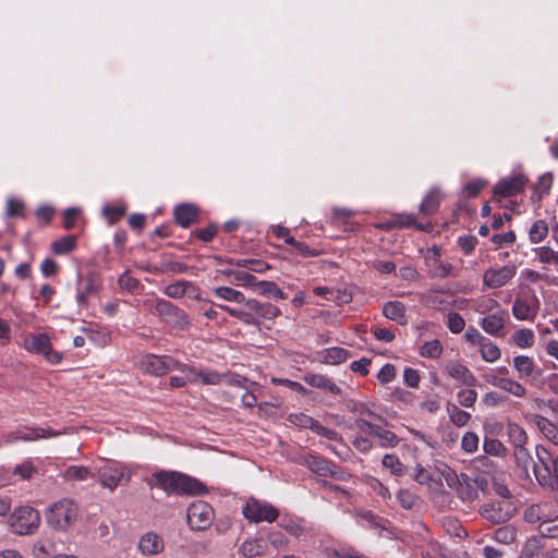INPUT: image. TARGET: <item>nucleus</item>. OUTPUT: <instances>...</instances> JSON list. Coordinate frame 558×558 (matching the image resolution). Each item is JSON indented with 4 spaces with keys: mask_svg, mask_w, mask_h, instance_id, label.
Returning <instances> with one entry per match:
<instances>
[{
    "mask_svg": "<svg viewBox=\"0 0 558 558\" xmlns=\"http://www.w3.org/2000/svg\"><path fill=\"white\" fill-rule=\"evenodd\" d=\"M448 414H449L451 422L454 425L460 426V427L465 426L471 418V415L468 412L461 410L456 404L448 405Z\"/></svg>",
    "mask_w": 558,
    "mask_h": 558,
    "instance_id": "obj_48",
    "label": "nucleus"
},
{
    "mask_svg": "<svg viewBox=\"0 0 558 558\" xmlns=\"http://www.w3.org/2000/svg\"><path fill=\"white\" fill-rule=\"evenodd\" d=\"M440 199V192L436 189L430 190L428 194L423 198L420 205V211L426 216L435 214L439 208Z\"/></svg>",
    "mask_w": 558,
    "mask_h": 558,
    "instance_id": "obj_30",
    "label": "nucleus"
},
{
    "mask_svg": "<svg viewBox=\"0 0 558 558\" xmlns=\"http://www.w3.org/2000/svg\"><path fill=\"white\" fill-rule=\"evenodd\" d=\"M222 376L216 371L201 369L197 372V381L204 385H218L221 383Z\"/></svg>",
    "mask_w": 558,
    "mask_h": 558,
    "instance_id": "obj_58",
    "label": "nucleus"
},
{
    "mask_svg": "<svg viewBox=\"0 0 558 558\" xmlns=\"http://www.w3.org/2000/svg\"><path fill=\"white\" fill-rule=\"evenodd\" d=\"M509 318L507 311L500 310L481 319L483 330L494 337H501L502 329Z\"/></svg>",
    "mask_w": 558,
    "mask_h": 558,
    "instance_id": "obj_17",
    "label": "nucleus"
},
{
    "mask_svg": "<svg viewBox=\"0 0 558 558\" xmlns=\"http://www.w3.org/2000/svg\"><path fill=\"white\" fill-rule=\"evenodd\" d=\"M138 549L143 555H157L163 549L162 538L156 533H145L138 542Z\"/></svg>",
    "mask_w": 558,
    "mask_h": 558,
    "instance_id": "obj_19",
    "label": "nucleus"
},
{
    "mask_svg": "<svg viewBox=\"0 0 558 558\" xmlns=\"http://www.w3.org/2000/svg\"><path fill=\"white\" fill-rule=\"evenodd\" d=\"M477 399V392L473 389H463L458 392V401L462 407L471 408Z\"/></svg>",
    "mask_w": 558,
    "mask_h": 558,
    "instance_id": "obj_64",
    "label": "nucleus"
},
{
    "mask_svg": "<svg viewBox=\"0 0 558 558\" xmlns=\"http://www.w3.org/2000/svg\"><path fill=\"white\" fill-rule=\"evenodd\" d=\"M64 476L68 480H75V481H87L88 478L94 477L90 470L88 468L82 466V465L69 466L64 472Z\"/></svg>",
    "mask_w": 558,
    "mask_h": 558,
    "instance_id": "obj_42",
    "label": "nucleus"
},
{
    "mask_svg": "<svg viewBox=\"0 0 558 558\" xmlns=\"http://www.w3.org/2000/svg\"><path fill=\"white\" fill-rule=\"evenodd\" d=\"M214 294L228 302H234V303H244L247 301L244 296V294L235 289H232L230 287H217L214 289Z\"/></svg>",
    "mask_w": 558,
    "mask_h": 558,
    "instance_id": "obj_34",
    "label": "nucleus"
},
{
    "mask_svg": "<svg viewBox=\"0 0 558 558\" xmlns=\"http://www.w3.org/2000/svg\"><path fill=\"white\" fill-rule=\"evenodd\" d=\"M255 291L265 296L272 298L275 300L287 299V294L272 281H258V283H256Z\"/></svg>",
    "mask_w": 558,
    "mask_h": 558,
    "instance_id": "obj_33",
    "label": "nucleus"
},
{
    "mask_svg": "<svg viewBox=\"0 0 558 558\" xmlns=\"http://www.w3.org/2000/svg\"><path fill=\"white\" fill-rule=\"evenodd\" d=\"M515 529L510 525L498 527L494 533V539L500 544L509 545L515 541Z\"/></svg>",
    "mask_w": 558,
    "mask_h": 558,
    "instance_id": "obj_45",
    "label": "nucleus"
},
{
    "mask_svg": "<svg viewBox=\"0 0 558 558\" xmlns=\"http://www.w3.org/2000/svg\"><path fill=\"white\" fill-rule=\"evenodd\" d=\"M514 460L518 468H520L526 475H529V468L531 464L533 465L535 459L531 457L525 446L517 447L514 449Z\"/></svg>",
    "mask_w": 558,
    "mask_h": 558,
    "instance_id": "obj_41",
    "label": "nucleus"
},
{
    "mask_svg": "<svg viewBox=\"0 0 558 558\" xmlns=\"http://www.w3.org/2000/svg\"><path fill=\"white\" fill-rule=\"evenodd\" d=\"M352 427L362 434L374 437L377 445L381 448H395L399 445V437L391 430L385 429L383 426L373 424L363 417H357Z\"/></svg>",
    "mask_w": 558,
    "mask_h": 558,
    "instance_id": "obj_6",
    "label": "nucleus"
},
{
    "mask_svg": "<svg viewBox=\"0 0 558 558\" xmlns=\"http://www.w3.org/2000/svg\"><path fill=\"white\" fill-rule=\"evenodd\" d=\"M266 542L263 538L244 541L239 547V554L243 558H254L266 553Z\"/></svg>",
    "mask_w": 558,
    "mask_h": 558,
    "instance_id": "obj_23",
    "label": "nucleus"
},
{
    "mask_svg": "<svg viewBox=\"0 0 558 558\" xmlns=\"http://www.w3.org/2000/svg\"><path fill=\"white\" fill-rule=\"evenodd\" d=\"M442 477L445 478V482L446 484L454 489L456 492L458 490V487L460 486L461 482H462V473L460 475H458L456 473V471H453L452 469L450 468H446L442 472Z\"/></svg>",
    "mask_w": 558,
    "mask_h": 558,
    "instance_id": "obj_62",
    "label": "nucleus"
},
{
    "mask_svg": "<svg viewBox=\"0 0 558 558\" xmlns=\"http://www.w3.org/2000/svg\"><path fill=\"white\" fill-rule=\"evenodd\" d=\"M381 463L384 468L390 470L391 474L396 476L404 474V465L396 454H385Z\"/></svg>",
    "mask_w": 558,
    "mask_h": 558,
    "instance_id": "obj_46",
    "label": "nucleus"
},
{
    "mask_svg": "<svg viewBox=\"0 0 558 558\" xmlns=\"http://www.w3.org/2000/svg\"><path fill=\"white\" fill-rule=\"evenodd\" d=\"M193 287L190 281L186 280H178L173 283L168 284L163 293L171 299H181L187 292L189 288Z\"/></svg>",
    "mask_w": 558,
    "mask_h": 558,
    "instance_id": "obj_40",
    "label": "nucleus"
},
{
    "mask_svg": "<svg viewBox=\"0 0 558 558\" xmlns=\"http://www.w3.org/2000/svg\"><path fill=\"white\" fill-rule=\"evenodd\" d=\"M538 531L541 533L542 539L544 537L547 538H557L558 537V518L555 520H544L538 525Z\"/></svg>",
    "mask_w": 558,
    "mask_h": 558,
    "instance_id": "obj_50",
    "label": "nucleus"
},
{
    "mask_svg": "<svg viewBox=\"0 0 558 558\" xmlns=\"http://www.w3.org/2000/svg\"><path fill=\"white\" fill-rule=\"evenodd\" d=\"M405 305L400 301H389L383 305V315L399 325L407 324Z\"/></svg>",
    "mask_w": 558,
    "mask_h": 558,
    "instance_id": "obj_21",
    "label": "nucleus"
},
{
    "mask_svg": "<svg viewBox=\"0 0 558 558\" xmlns=\"http://www.w3.org/2000/svg\"><path fill=\"white\" fill-rule=\"evenodd\" d=\"M533 473L539 486L558 492V454H553L546 447H535Z\"/></svg>",
    "mask_w": 558,
    "mask_h": 558,
    "instance_id": "obj_2",
    "label": "nucleus"
},
{
    "mask_svg": "<svg viewBox=\"0 0 558 558\" xmlns=\"http://www.w3.org/2000/svg\"><path fill=\"white\" fill-rule=\"evenodd\" d=\"M243 515L253 523H272L279 518V510L269 502L250 498L243 507Z\"/></svg>",
    "mask_w": 558,
    "mask_h": 558,
    "instance_id": "obj_7",
    "label": "nucleus"
},
{
    "mask_svg": "<svg viewBox=\"0 0 558 558\" xmlns=\"http://www.w3.org/2000/svg\"><path fill=\"white\" fill-rule=\"evenodd\" d=\"M10 520L15 533L26 535L31 534L38 526L40 517L34 508L23 506L14 510Z\"/></svg>",
    "mask_w": 558,
    "mask_h": 558,
    "instance_id": "obj_9",
    "label": "nucleus"
},
{
    "mask_svg": "<svg viewBox=\"0 0 558 558\" xmlns=\"http://www.w3.org/2000/svg\"><path fill=\"white\" fill-rule=\"evenodd\" d=\"M548 234V227L544 220H536L529 232L530 241L534 244L542 242Z\"/></svg>",
    "mask_w": 558,
    "mask_h": 558,
    "instance_id": "obj_44",
    "label": "nucleus"
},
{
    "mask_svg": "<svg viewBox=\"0 0 558 558\" xmlns=\"http://www.w3.org/2000/svg\"><path fill=\"white\" fill-rule=\"evenodd\" d=\"M483 449L485 453L494 456V457H501L506 452V447L504 444L495 438H485L483 442Z\"/></svg>",
    "mask_w": 558,
    "mask_h": 558,
    "instance_id": "obj_51",
    "label": "nucleus"
},
{
    "mask_svg": "<svg viewBox=\"0 0 558 558\" xmlns=\"http://www.w3.org/2000/svg\"><path fill=\"white\" fill-rule=\"evenodd\" d=\"M441 353L442 345L436 339L425 342L420 349V354L428 359H438Z\"/></svg>",
    "mask_w": 558,
    "mask_h": 558,
    "instance_id": "obj_49",
    "label": "nucleus"
},
{
    "mask_svg": "<svg viewBox=\"0 0 558 558\" xmlns=\"http://www.w3.org/2000/svg\"><path fill=\"white\" fill-rule=\"evenodd\" d=\"M481 356L484 361L493 363L500 359V349L489 339H485L480 345Z\"/></svg>",
    "mask_w": 558,
    "mask_h": 558,
    "instance_id": "obj_39",
    "label": "nucleus"
},
{
    "mask_svg": "<svg viewBox=\"0 0 558 558\" xmlns=\"http://www.w3.org/2000/svg\"><path fill=\"white\" fill-rule=\"evenodd\" d=\"M76 246V236L66 235L52 242L51 250L57 255H65Z\"/></svg>",
    "mask_w": 558,
    "mask_h": 558,
    "instance_id": "obj_36",
    "label": "nucleus"
},
{
    "mask_svg": "<svg viewBox=\"0 0 558 558\" xmlns=\"http://www.w3.org/2000/svg\"><path fill=\"white\" fill-rule=\"evenodd\" d=\"M174 371H179L182 377L185 378L186 383H197L198 368L192 365L182 364L178 361V367H175Z\"/></svg>",
    "mask_w": 558,
    "mask_h": 558,
    "instance_id": "obj_63",
    "label": "nucleus"
},
{
    "mask_svg": "<svg viewBox=\"0 0 558 558\" xmlns=\"http://www.w3.org/2000/svg\"><path fill=\"white\" fill-rule=\"evenodd\" d=\"M78 508L72 499H61L54 502L47 513L48 524L58 531L69 530L77 520Z\"/></svg>",
    "mask_w": 558,
    "mask_h": 558,
    "instance_id": "obj_3",
    "label": "nucleus"
},
{
    "mask_svg": "<svg viewBox=\"0 0 558 558\" xmlns=\"http://www.w3.org/2000/svg\"><path fill=\"white\" fill-rule=\"evenodd\" d=\"M507 435L509 441L513 445L514 448L523 447L527 441V435L523 427L513 422H508Z\"/></svg>",
    "mask_w": 558,
    "mask_h": 558,
    "instance_id": "obj_32",
    "label": "nucleus"
},
{
    "mask_svg": "<svg viewBox=\"0 0 558 558\" xmlns=\"http://www.w3.org/2000/svg\"><path fill=\"white\" fill-rule=\"evenodd\" d=\"M218 307H220L222 311H226L230 316L238 318L245 325L256 326L259 324L257 315L251 310H236L225 304H218Z\"/></svg>",
    "mask_w": 558,
    "mask_h": 558,
    "instance_id": "obj_31",
    "label": "nucleus"
},
{
    "mask_svg": "<svg viewBox=\"0 0 558 558\" xmlns=\"http://www.w3.org/2000/svg\"><path fill=\"white\" fill-rule=\"evenodd\" d=\"M538 260L542 264H554L558 266V252L549 246H541L536 250Z\"/></svg>",
    "mask_w": 558,
    "mask_h": 558,
    "instance_id": "obj_57",
    "label": "nucleus"
},
{
    "mask_svg": "<svg viewBox=\"0 0 558 558\" xmlns=\"http://www.w3.org/2000/svg\"><path fill=\"white\" fill-rule=\"evenodd\" d=\"M187 523L192 530L203 531L209 527L214 521L213 507L203 500H196L187 508Z\"/></svg>",
    "mask_w": 558,
    "mask_h": 558,
    "instance_id": "obj_10",
    "label": "nucleus"
},
{
    "mask_svg": "<svg viewBox=\"0 0 558 558\" xmlns=\"http://www.w3.org/2000/svg\"><path fill=\"white\" fill-rule=\"evenodd\" d=\"M478 442V436L473 432H468L462 437L461 447L465 452L473 453L477 450Z\"/></svg>",
    "mask_w": 558,
    "mask_h": 558,
    "instance_id": "obj_60",
    "label": "nucleus"
},
{
    "mask_svg": "<svg viewBox=\"0 0 558 558\" xmlns=\"http://www.w3.org/2000/svg\"><path fill=\"white\" fill-rule=\"evenodd\" d=\"M59 435H61L60 432L51 428L23 426L3 435V441L5 444H13L17 440L35 441L43 438L57 437Z\"/></svg>",
    "mask_w": 558,
    "mask_h": 558,
    "instance_id": "obj_13",
    "label": "nucleus"
},
{
    "mask_svg": "<svg viewBox=\"0 0 558 558\" xmlns=\"http://www.w3.org/2000/svg\"><path fill=\"white\" fill-rule=\"evenodd\" d=\"M147 484L162 489L167 495L194 496L207 492L201 481L177 471L161 470L155 472Z\"/></svg>",
    "mask_w": 558,
    "mask_h": 558,
    "instance_id": "obj_1",
    "label": "nucleus"
},
{
    "mask_svg": "<svg viewBox=\"0 0 558 558\" xmlns=\"http://www.w3.org/2000/svg\"><path fill=\"white\" fill-rule=\"evenodd\" d=\"M512 339L520 348H531L534 344V332L531 329L522 328L512 335Z\"/></svg>",
    "mask_w": 558,
    "mask_h": 558,
    "instance_id": "obj_47",
    "label": "nucleus"
},
{
    "mask_svg": "<svg viewBox=\"0 0 558 558\" xmlns=\"http://www.w3.org/2000/svg\"><path fill=\"white\" fill-rule=\"evenodd\" d=\"M512 314L518 320H533L536 311L532 308L527 300L517 298L512 305Z\"/></svg>",
    "mask_w": 558,
    "mask_h": 558,
    "instance_id": "obj_28",
    "label": "nucleus"
},
{
    "mask_svg": "<svg viewBox=\"0 0 558 558\" xmlns=\"http://www.w3.org/2000/svg\"><path fill=\"white\" fill-rule=\"evenodd\" d=\"M289 422L298 427L308 428L313 432L317 420L304 413H293L289 415Z\"/></svg>",
    "mask_w": 558,
    "mask_h": 558,
    "instance_id": "obj_53",
    "label": "nucleus"
},
{
    "mask_svg": "<svg viewBox=\"0 0 558 558\" xmlns=\"http://www.w3.org/2000/svg\"><path fill=\"white\" fill-rule=\"evenodd\" d=\"M348 357V350L338 347L327 349L325 353V361L329 364H339L347 361Z\"/></svg>",
    "mask_w": 558,
    "mask_h": 558,
    "instance_id": "obj_52",
    "label": "nucleus"
},
{
    "mask_svg": "<svg viewBox=\"0 0 558 558\" xmlns=\"http://www.w3.org/2000/svg\"><path fill=\"white\" fill-rule=\"evenodd\" d=\"M305 381L315 388L324 389L332 395H340L341 389L330 378L320 374H310L305 376Z\"/></svg>",
    "mask_w": 558,
    "mask_h": 558,
    "instance_id": "obj_26",
    "label": "nucleus"
},
{
    "mask_svg": "<svg viewBox=\"0 0 558 558\" xmlns=\"http://www.w3.org/2000/svg\"><path fill=\"white\" fill-rule=\"evenodd\" d=\"M447 326L452 333H460L465 327V320L460 314L450 312Z\"/></svg>",
    "mask_w": 558,
    "mask_h": 558,
    "instance_id": "obj_59",
    "label": "nucleus"
},
{
    "mask_svg": "<svg viewBox=\"0 0 558 558\" xmlns=\"http://www.w3.org/2000/svg\"><path fill=\"white\" fill-rule=\"evenodd\" d=\"M99 483L114 490L119 485L126 484L131 478L130 469L118 461H107L97 468Z\"/></svg>",
    "mask_w": 558,
    "mask_h": 558,
    "instance_id": "obj_4",
    "label": "nucleus"
},
{
    "mask_svg": "<svg viewBox=\"0 0 558 558\" xmlns=\"http://www.w3.org/2000/svg\"><path fill=\"white\" fill-rule=\"evenodd\" d=\"M480 513L483 518L494 524H500L507 522L510 519L508 511H504L499 504H487L484 505Z\"/></svg>",
    "mask_w": 558,
    "mask_h": 558,
    "instance_id": "obj_24",
    "label": "nucleus"
},
{
    "mask_svg": "<svg viewBox=\"0 0 558 558\" xmlns=\"http://www.w3.org/2000/svg\"><path fill=\"white\" fill-rule=\"evenodd\" d=\"M197 215V208L191 204H182L174 209L175 221L183 228L190 227L196 220Z\"/></svg>",
    "mask_w": 558,
    "mask_h": 558,
    "instance_id": "obj_25",
    "label": "nucleus"
},
{
    "mask_svg": "<svg viewBox=\"0 0 558 558\" xmlns=\"http://www.w3.org/2000/svg\"><path fill=\"white\" fill-rule=\"evenodd\" d=\"M551 185V173H544L541 175L537 183L535 184L534 193L531 196L532 201H541L546 194L549 193Z\"/></svg>",
    "mask_w": 558,
    "mask_h": 558,
    "instance_id": "obj_38",
    "label": "nucleus"
},
{
    "mask_svg": "<svg viewBox=\"0 0 558 558\" xmlns=\"http://www.w3.org/2000/svg\"><path fill=\"white\" fill-rule=\"evenodd\" d=\"M141 365L146 373L162 376L178 367V360L170 355L147 354L143 357Z\"/></svg>",
    "mask_w": 558,
    "mask_h": 558,
    "instance_id": "obj_14",
    "label": "nucleus"
},
{
    "mask_svg": "<svg viewBox=\"0 0 558 558\" xmlns=\"http://www.w3.org/2000/svg\"><path fill=\"white\" fill-rule=\"evenodd\" d=\"M425 304L437 311L446 310L450 302L444 296L441 290L432 289L427 293H425L422 298Z\"/></svg>",
    "mask_w": 558,
    "mask_h": 558,
    "instance_id": "obj_29",
    "label": "nucleus"
},
{
    "mask_svg": "<svg viewBox=\"0 0 558 558\" xmlns=\"http://www.w3.org/2000/svg\"><path fill=\"white\" fill-rule=\"evenodd\" d=\"M25 349L28 352L43 354L51 364H59L62 354L52 349L51 341L46 333H37L25 340Z\"/></svg>",
    "mask_w": 558,
    "mask_h": 558,
    "instance_id": "obj_11",
    "label": "nucleus"
},
{
    "mask_svg": "<svg viewBox=\"0 0 558 558\" xmlns=\"http://www.w3.org/2000/svg\"><path fill=\"white\" fill-rule=\"evenodd\" d=\"M228 277L232 278V282L236 286H241L244 288L256 289V283L258 280L255 276H253L248 270L241 269H228L223 271Z\"/></svg>",
    "mask_w": 558,
    "mask_h": 558,
    "instance_id": "obj_27",
    "label": "nucleus"
},
{
    "mask_svg": "<svg viewBox=\"0 0 558 558\" xmlns=\"http://www.w3.org/2000/svg\"><path fill=\"white\" fill-rule=\"evenodd\" d=\"M500 389L518 398H522L526 395V389L522 384L508 377L505 378Z\"/></svg>",
    "mask_w": 558,
    "mask_h": 558,
    "instance_id": "obj_55",
    "label": "nucleus"
},
{
    "mask_svg": "<svg viewBox=\"0 0 558 558\" xmlns=\"http://www.w3.org/2000/svg\"><path fill=\"white\" fill-rule=\"evenodd\" d=\"M118 283L121 289L131 293L137 292L142 287L140 281L131 276L129 271H125L120 276Z\"/></svg>",
    "mask_w": 558,
    "mask_h": 558,
    "instance_id": "obj_54",
    "label": "nucleus"
},
{
    "mask_svg": "<svg viewBox=\"0 0 558 558\" xmlns=\"http://www.w3.org/2000/svg\"><path fill=\"white\" fill-rule=\"evenodd\" d=\"M544 513L539 505H532L524 511V520L529 523H537L544 521Z\"/></svg>",
    "mask_w": 558,
    "mask_h": 558,
    "instance_id": "obj_61",
    "label": "nucleus"
},
{
    "mask_svg": "<svg viewBox=\"0 0 558 558\" xmlns=\"http://www.w3.org/2000/svg\"><path fill=\"white\" fill-rule=\"evenodd\" d=\"M515 275L517 266L513 264L489 267L483 274V284L488 289H498L508 284Z\"/></svg>",
    "mask_w": 558,
    "mask_h": 558,
    "instance_id": "obj_12",
    "label": "nucleus"
},
{
    "mask_svg": "<svg viewBox=\"0 0 558 558\" xmlns=\"http://www.w3.org/2000/svg\"><path fill=\"white\" fill-rule=\"evenodd\" d=\"M302 464L319 476H329L335 480L344 481L347 473L336 463L317 454H305Z\"/></svg>",
    "mask_w": 558,
    "mask_h": 558,
    "instance_id": "obj_8",
    "label": "nucleus"
},
{
    "mask_svg": "<svg viewBox=\"0 0 558 558\" xmlns=\"http://www.w3.org/2000/svg\"><path fill=\"white\" fill-rule=\"evenodd\" d=\"M245 306L253 311L257 318H266V319H274L280 315V310L278 306L272 305L270 303H260L255 299H250L245 302Z\"/></svg>",
    "mask_w": 558,
    "mask_h": 558,
    "instance_id": "obj_20",
    "label": "nucleus"
},
{
    "mask_svg": "<svg viewBox=\"0 0 558 558\" xmlns=\"http://www.w3.org/2000/svg\"><path fill=\"white\" fill-rule=\"evenodd\" d=\"M544 547L542 537H530L522 547L519 558H538V553Z\"/></svg>",
    "mask_w": 558,
    "mask_h": 558,
    "instance_id": "obj_35",
    "label": "nucleus"
},
{
    "mask_svg": "<svg viewBox=\"0 0 558 558\" xmlns=\"http://www.w3.org/2000/svg\"><path fill=\"white\" fill-rule=\"evenodd\" d=\"M536 424L543 435L558 446V427L544 416H538Z\"/></svg>",
    "mask_w": 558,
    "mask_h": 558,
    "instance_id": "obj_37",
    "label": "nucleus"
},
{
    "mask_svg": "<svg viewBox=\"0 0 558 558\" xmlns=\"http://www.w3.org/2000/svg\"><path fill=\"white\" fill-rule=\"evenodd\" d=\"M356 517L359 518L357 523L361 525L385 529L386 520H384L380 517H377L372 511H360L356 513Z\"/></svg>",
    "mask_w": 558,
    "mask_h": 558,
    "instance_id": "obj_43",
    "label": "nucleus"
},
{
    "mask_svg": "<svg viewBox=\"0 0 558 558\" xmlns=\"http://www.w3.org/2000/svg\"><path fill=\"white\" fill-rule=\"evenodd\" d=\"M487 486V480L483 476L472 477L462 473V482L458 487L457 495L462 501L472 502L478 498L480 490Z\"/></svg>",
    "mask_w": 558,
    "mask_h": 558,
    "instance_id": "obj_15",
    "label": "nucleus"
},
{
    "mask_svg": "<svg viewBox=\"0 0 558 558\" xmlns=\"http://www.w3.org/2000/svg\"><path fill=\"white\" fill-rule=\"evenodd\" d=\"M446 369L450 377L460 380L466 386H473L476 383L473 373L460 363L451 362L446 366Z\"/></svg>",
    "mask_w": 558,
    "mask_h": 558,
    "instance_id": "obj_22",
    "label": "nucleus"
},
{
    "mask_svg": "<svg viewBox=\"0 0 558 558\" xmlns=\"http://www.w3.org/2000/svg\"><path fill=\"white\" fill-rule=\"evenodd\" d=\"M36 473L37 469L31 460H25L21 464H17L13 470V474L20 476L22 480H29Z\"/></svg>",
    "mask_w": 558,
    "mask_h": 558,
    "instance_id": "obj_56",
    "label": "nucleus"
},
{
    "mask_svg": "<svg viewBox=\"0 0 558 558\" xmlns=\"http://www.w3.org/2000/svg\"><path fill=\"white\" fill-rule=\"evenodd\" d=\"M151 312L155 315H158L166 324L177 329L184 330L191 325L189 315L185 311L167 300H156L151 307Z\"/></svg>",
    "mask_w": 558,
    "mask_h": 558,
    "instance_id": "obj_5",
    "label": "nucleus"
},
{
    "mask_svg": "<svg viewBox=\"0 0 558 558\" xmlns=\"http://www.w3.org/2000/svg\"><path fill=\"white\" fill-rule=\"evenodd\" d=\"M513 368L519 379L537 378L542 375L534 360L527 355H517L513 357Z\"/></svg>",
    "mask_w": 558,
    "mask_h": 558,
    "instance_id": "obj_18",
    "label": "nucleus"
},
{
    "mask_svg": "<svg viewBox=\"0 0 558 558\" xmlns=\"http://www.w3.org/2000/svg\"><path fill=\"white\" fill-rule=\"evenodd\" d=\"M526 181L522 174L505 178L494 186V195L498 197L517 195L524 190Z\"/></svg>",
    "mask_w": 558,
    "mask_h": 558,
    "instance_id": "obj_16",
    "label": "nucleus"
}]
</instances>
